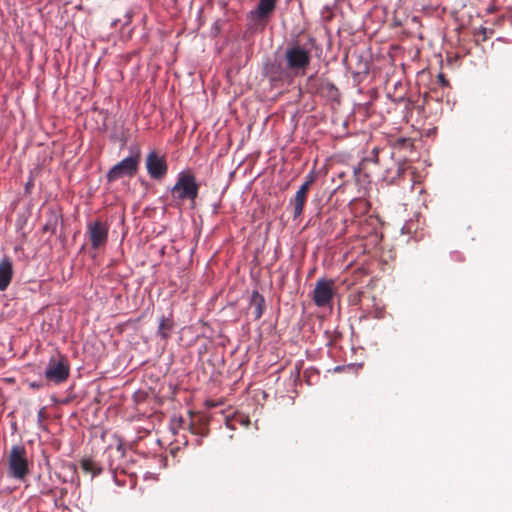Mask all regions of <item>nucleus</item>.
Instances as JSON below:
<instances>
[{
  "label": "nucleus",
  "mask_w": 512,
  "mask_h": 512,
  "mask_svg": "<svg viewBox=\"0 0 512 512\" xmlns=\"http://www.w3.org/2000/svg\"><path fill=\"white\" fill-rule=\"evenodd\" d=\"M250 307L252 309L254 319L259 320L265 310V299L257 291H254L251 295Z\"/></svg>",
  "instance_id": "ddd939ff"
},
{
  "label": "nucleus",
  "mask_w": 512,
  "mask_h": 512,
  "mask_svg": "<svg viewBox=\"0 0 512 512\" xmlns=\"http://www.w3.org/2000/svg\"><path fill=\"white\" fill-rule=\"evenodd\" d=\"M80 466L84 473L90 474L92 477L100 475L103 471V468L100 466V464L89 457H84L80 461Z\"/></svg>",
  "instance_id": "4468645a"
},
{
  "label": "nucleus",
  "mask_w": 512,
  "mask_h": 512,
  "mask_svg": "<svg viewBox=\"0 0 512 512\" xmlns=\"http://www.w3.org/2000/svg\"><path fill=\"white\" fill-rule=\"evenodd\" d=\"M69 374L70 366L65 356L59 354L57 358H50L45 370V377L48 381L60 384L68 379Z\"/></svg>",
  "instance_id": "39448f33"
},
{
  "label": "nucleus",
  "mask_w": 512,
  "mask_h": 512,
  "mask_svg": "<svg viewBox=\"0 0 512 512\" xmlns=\"http://www.w3.org/2000/svg\"><path fill=\"white\" fill-rule=\"evenodd\" d=\"M334 295V281L332 279H319L313 291V300L318 307L328 305Z\"/></svg>",
  "instance_id": "6e6552de"
},
{
  "label": "nucleus",
  "mask_w": 512,
  "mask_h": 512,
  "mask_svg": "<svg viewBox=\"0 0 512 512\" xmlns=\"http://www.w3.org/2000/svg\"><path fill=\"white\" fill-rule=\"evenodd\" d=\"M173 329V320L170 318L162 317L158 326V333L162 338L167 339L171 330Z\"/></svg>",
  "instance_id": "2eb2a0df"
},
{
  "label": "nucleus",
  "mask_w": 512,
  "mask_h": 512,
  "mask_svg": "<svg viewBox=\"0 0 512 512\" xmlns=\"http://www.w3.org/2000/svg\"><path fill=\"white\" fill-rule=\"evenodd\" d=\"M206 429L207 428H206V424L205 423L199 424V425H195L194 423H190L189 424V430L193 434L205 435L206 434Z\"/></svg>",
  "instance_id": "f3484780"
},
{
  "label": "nucleus",
  "mask_w": 512,
  "mask_h": 512,
  "mask_svg": "<svg viewBox=\"0 0 512 512\" xmlns=\"http://www.w3.org/2000/svg\"><path fill=\"white\" fill-rule=\"evenodd\" d=\"M8 474L17 480H23L29 474L27 452L23 445L11 447L8 455Z\"/></svg>",
  "instance_id": "20e7f679"
},
{
  "label": "nucleus",
  "mask_w": 512,
  "mask_h": 512,
  "mask_svg": "<svg viewBox=\"0 0 512 512\" xmlns=\"http://www.w3.org/2000/svg\"><path fill=\"white\" fill-rule=\"evenodd\" d=\"M277 0H259L255 10L250 12L253 19L263 20L267 19L276 7Z\"/></svg>",
  "instance_id": "9b49d317"
},
{
  "label": "nucleus",
  "mask_w": 512,
  "mask_h": 512,
  "mask_svg": "<svg viewBox=\"0 0 512 512\" xmlns=\"http://www.w3.org/2000/svg\"><path fill=\"white\" fill-rule=\"evenodd\" d=\"M437 81L442 87H448L449 81L443 73H439L437 76Z\"/></svg>",
  "instance_id": "aec40b11"
},
{
  "label": "nucleus",
  "mask_w": 512,
  "mask_h": 512,
  "mask_svg": "<svg viewBox=\"0 0 512 512\" xmlns=\"http://www.w3.org/2000/svg\"><path fill=\"white\" fill-rule=\"evenodd\" d=\"M316 180V175L312 171L310 172L306 178L303 184L300 186L298 191L296 192L294 198L290 201V204L293 206V218L297 219L299 218L304 210L306 201H307V195L311 188V186L314 184Z\"/></svg>",
  "instance_id": "0eeeda50"
},
{
  "label": "nucleus",
  "mask_w": 512,
  "mask_h": 512,
  "mask_svg": "<svg viewBox=\"0 0 512 512\" xmlns=\"http://www.w3.org/2000/svg\"><path fill=\"white\" fill-rule=\"evenodd\" d=\"M13 276L12 261L8 257H4L0 261V291H5L11 283Z\"/></svg>",
  "instance_id": "f8f14e48"
},
{
  "label": "nucleus",
  "mask_w": 512,
  "mask_h": 512,
  "mask_svg": "<svg viewBox=\"0 0 512 512\" xmlns=\"http://www.w3.org/2000/svg\"><path fill=\"white\" fill-rule=\"evenodd\" d=\"M199 188L195 176L190 171H183L178 175L176 183L171 189V196L173 200L177 201L188 200L191 207L194 208Z\"/></svg>",
  "instance_id": "f03ea898"
},
{
  "label": "nucleus",
  "mask_w": 512,
  "mask_h": 512,
  "mask_svg": "<svg viewBox=\"0 0 512 512\" xmlns=\"http://www.w3.org/2000/svg\"><path fill=\"white\" fill-rule=\"evenodd\" d=\"M146 169L152 179H162L168 170L167 162L164 156L156 151H151L146 157Z\"/></svg>",
  "instance_id": "1a4fd4ad"
},
{
  "label": "nucleus",
  "mask_w": 512,
  "mask_h": 512,
  "mask_svg": "<svg viewBox=\"0 0 512 512\" xmlns=\"http://www.w3.org/2000/svg\"><path fill=\"white\" fill-rule=\"evenodd\" d=\"M363 295L362 291H357L349 296V302L353 305H358Z\"/></svg>",
  "instance_id": "6ab92c4d"
},
{
  "label": "nucleus",
  "mask_w": 512,
  "mask_h": 512,
  "mask_svg": "<svg viewBox=\"0 0 512 512\" xmlns=\"http://www.w3.org/2000/svg\"><path fill=\"white\" fill-rule=\"evenodd\" d=\"M406 171V168L402 167V166H398L397 168V176L398 177H401Z\"/></svg>",
  "instance_id": "412c9836"
},
{
  "label": "nucleus",
  "mask_w": 512,
  "mask_h": 512,
  "mask_svg": "<svg viewBox=\"0 0 512 512\" xmlns=\"http://www.w3.org/2000/svg\"><path fill=\"white\" fill-rule=\"evenodd\" d=\"M287 68L288 66L283 60L282 62L274 61L267 65L265 73L274 87H281L285 84L289 85L294 81L295 77Z\"/></svg>",
  "instance_id": "423d86ee"
},
{
  "label": "nucleus",
  "mask_w": 512,
  "mask_h": 512,
  "mask_svg": "<svg viewBox=\"0 0 512 512\" xmlns=\"http://www.w3.org/2000/svg\"><path fill=\"white\" fill-rule=\"evenodd\" d=\"M67 493V490L65 488H52V489H49L48 492L46 493L47 495H52L54 497L58 496L59 497H64Z\"/></svg>",
  "instance_id": "a211bd4d"
},
{
  "label": "nucleus",
  "mask_w": 512,
  "mask_h": 512,
  "mask_svg": "<svg viewBox=\"0 0 512 512\" xmlns=\"http://www.w3.org/2000/svg\"><path fill=\"white\" fill-rule=\"evenodd\" d=\"M87 234L93 249L104 246L108 240V226L102 221L96 220L88 223Z\"/></svg>",
  "instance_id": "9d476101"
},
{
  "label": "nucleus",
  "mask_w": 512,
  "mask_h": 512,
  "mask_svg": "<svg viewBox=\"0 0 512 512\" xmlns=\"http://www.w3.org/2000/svg\"><path fill=\"white\" fill-rule=\"evenodd\" d=\"M141 161L140 148H136L132 155L124 158L119 163L114 165L107 173V181L112 183L123 177H134L139 168Z\"/></svg>",
  "instance_id": "7ed1b4c3"
},
{
  "label": "nucleus",
  "mask_w": 512,
  "mask_h": 512,
  "mask_svg": "<svg viewBox=\"0 0 512 512\" xmlns=\"http://www.w3.org/2000/svg\"><path fill=\"white\" fill-rule=\"evenodd\" d=\"M320 91H321V93L326 92L327 95L332 99H334L338 96V89L332 82H329V81H323L321 83Z\"/></svg>",
  "instance_id": "dca6fc26"
},
{
  "label": "nucleus",
  "mask_w": 512,
  "mask_h": 512,
  "mask_svg": "<svg viewBox=\"0 0 512 512\" xmlns=\"http://www.w3.org/2000/svg\"><path fill=\"white\" fill-rule=\"evenodd\" d=\"M48 229H49L48 224H46V225L44 226V230H45V231H48Z\"/></svg>",
  "instance_id": "5701e85b"
},
{
  "label": "nucleus",
  "mask_w": 512,
  "mask_h": 512,
  "mask_svg": "<svg viewBox=\"0 0 512 512\" xmlns=\"http://www.w3.org/2000/svg\"><path fill=\"white\" fill-rule=\"evenodd\" d=\"M311 51L298 43L288 45L283 54V61L293 76H304L311 63Z\"/></svg>",
  "instance_id": "f257e3e1"
},
{
  "label": "nucleus",
  "mask_w": 512,
  "mask_h": 512,
  "mask_svg": "<svg viewBox=\"0 0 512 512\" xmlns=\"http://www.w3.org/2000/svg\"><path fill=\"white\" fill-rule=\"evenodd\" d=\"M42 415H43V409H41V410L39 411V418H41V417H42Z\"/></svg>",
  "instance_id": "4be33fe9"
}]
</instances>
